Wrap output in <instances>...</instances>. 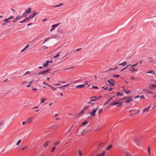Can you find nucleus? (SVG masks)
<instances>
[{"mask_svg": "<svg viewBox=\"0 0 156 156\" xmlns=\"http://www.w3.org/2000/svg\"><path fill=\"white\" fill-rule=\"evenodd\" d=\"M43 83L45 85H46L48 86V87H50V85L49 84H48L47 83H46L45 82H43Z\"/></svg>", "mask_w": 156, "mask_h": 156, "instance_id": "obj_36", "label": "nucleus"}, {"mask_svg": "<svg viewBox=\"0 0 156 156\" xmlns=\"http://www.w3.org/2000/svg\"><path fill=\"white\" fill-rule=\"evenodd\" d=\"M55 149V147H53L51 149V152H53Z\"/></svg>", "mask_w": 156, "mask_h": 156, "instance_id": "obj_34", "label": "nucleus"}, {"mask_svg": "<svg viewBox=\"0 0 156 156\" xmlns=\"http://www.w3.org/2000/svg\"><path fill=\"white\" fill-rule=\"evenodd\" d=\"M102 109H100L99 110V111H98V114L102 112Z\"/></svg>", "mask_w": 156, "mask_h": 156, "instance_id": "obj_45", "label": "nucleus"}, {"mask_svg": "<svg viewBox=\"0 0 156 156\" xmlns=\"http://www.w3.org/2000/svg\"><path fill=\"white\" fill-rule=\"evenodd\" d=\"M47 20V19H46L45 18H44V19L43 20V21H43V22H44V21H46V20Z\"/></svg>", "mask_w": 156, "mask_h": 156, "instance_id": "obj_60", "label": "nucleus"}, {"mask_svg": "<svg viewBox=\"0 0 156 156\" xmlns=\"http://www.w3.org/2000/svg\"><path fill=\"white\" fill-rule=\"evenodd\" d=\"M27 82L26 81H24L23 82H22L21 83V85H22V84H23L24 83H27Z\"/></svg>", "mask_w": 156, "mask_h": 156, "instance_id": "obj_47", "label": "nucleus"}, {"mask_svg": "<svg viewBox=\"0 0 156 156\" xmlns=\"http://www.w3.org/2000/svg\"><path fill=\"white\" fill-rule=\"evenodd\" d=\"M134 68H132L130 69V70L131 71V72H133L134 71H137V69H134Z\"/></svg>", "mask_w": 156, "mask_h": 156, "instance_id": "obj_31", "label": "nucleus"}, {"mask_svg": "<svg viewBox=\"0 0 156 156\" xmlns=\"http://www.w3.org/2000/svg\"><path fill=\"white\" fill-rule=\"evenodd\" d=\"M52 62V61H49L48 60L44 64L43 66L44 67H46L47 66H48L49 65V63L50 62Z\"/></svg>", "mask_w": 156, "mask_h": 156, "instance_id": "obj_11", "label": "nucleus"}, {"mask_svg": "<svg viewBox=\"0 0 156 156\" xmlns=\"http://www.w3.org/2000/svg\"><path fill=\"white\" fill-rule=\"evenodd\" d=\"M50 87L51 88V89H52L53 90H55L56 89V88L51 86H50Z\"/></svg>", "mask_w": 156, "mask_h": 156, "instance_id": "obj_37", "label": "nucleus"}, {"mask_svg": "<svg viewBox=\"0 0 156 156\" xmlns=\"http://www.w3.org/2000/svg\"><path fill=\"white\" fill-rule=\"evenodd\" d=\"M50 39L49 38H46V39H45V41H44L43 42V43H44L45 42H46V41H47L49 39Z\"/></svg>", "mask_w": 156, "mask_h": 156, "instance_id": "obj_40", "label": "nucleus"}, {"mask_svg": "<svg viewBox=\"0 0 156 156\" xmlns=\"http://www.w3.org/2000/svg\"><path fill=\"white\" fill-rule=\"evenodd\" d=\"M122 105L121 104H120L117 106H121Z\"/></svg>", "mask_w": 156, "mask_h": 156, "instance_id": "obj_59", "label": "nucleus"}, {"mask_svg": "<svg viewBox=\"0 0 156 156\" xmlns=\"http://www.w3.org/2000/svg\"><path fill=\"white\" fill-rule=\"evenodd\" d=\"M147 150L148 153L150 155V147H148Z\"/></svg>", "mask_w": 156, "mask_h": 156, "instance_id": "obj_32", "label": "nucleus"}, {"mask_svg": "<svg viewBox=\"0 0 156 156\" xmlns=\"http://www.w3.org/2000/svg\"><path fill=\"white\" fill-rule=\"evenodd\" d=\"M126 64V62H124L123 63H120L119 64V65L125 66Z\"/></svg>", "mask_w": 156, "mask_h": 156, "instance_id": "obj_28", "label": "nucleus"}, {"mask_svg": "<svg viewBox=\"0 0 156 156\" xmlns=\"http://www.w3.org/2000/svg\"><path fill=\"white\" fill-rule=\"evenodd\" d=\"M123 95V94L121 92H117L116 93V95L117 96H122Z\"/></svg>", "mask_w": 156, "mask_h": 156, "instance_id": "obj_23", "label": "nucleus"}, {"mask_svg": "<svg viewBox=\"0 0 156 156\" xmlns=\"http://www.w3.org/2000/svg\"><path fill=\"white\" fill-rule=\"evenodd\" d=\"M91 98H94V99H91L90 100V101H89V102H88V104L91 103V101H96L98 100V98L97 97H92Z\"/></svg>", "mask_w": 156, "mask_h": 156, "instance_id": "obj_5", "label": "nucleus"}, {"mask_svg": "<svg viewBox=\"0 0 156 156\" xmlns=\"http://www.w3.org/2000/svg\"><path fill=\"white\" fill-rule=\"evenodd\" d=\"M28 45H29L28 44H27L26 46V47L25 48L26 49L28 46Z\"/></svg>", "mask_w": 156, "mask_h": 156, "instance_id": "obj_63", "label": "nucleus"}, {"mask_svg": "<svg viewBox=\"0 0 156 156\" xmlns=\"http://www.w3.org/2000/svg\"><path fill=\"white\" fill-rule=\"evenodd\" d=\"M155 87H156V84H151L149 87V89H153Z\"/></svg>", "mask_w": 156, "mask_h": 156, "instance_id": "obj_9", "label": "nucleus"}, {"mask_svg": "<svg viewBox=\"0 0 156 156\" xmlns=\"http://www.w3.org/2000/svg\"><path fill=\"white\" fill-rule=\"evenodd\" d=\"M14 18V16H10L9 18V19L10 20V19H13Z\"/></svg>", "mask_w": 156, "mask_h": 156, "instance_id": "obj_43", "label": "nucleus"}, {"mask_svg": "<svg viewBox=\"0 0 156 156\" xmlns=\"http://www.w3.org/2000/svg\"><path fill=\"white\" fill-rule=\"evenodd\" d=\"M124 154L126 156H129V153L127 151H125L124 152Z\"/></svg>", "mask_w": 156, "mask_h": 156, "instance_id": "obj_29", "label": "nucleus"}, {"mask_svg": "<svg viewBox=\"0 0 156 156\" xmlns=\"http://www.w3.org/2000/svg\"><path fill=\"white\" fill-rule=\"evenodd\" d=\"M111 101L110 99H108L107 100V101L108 102H109L110 101Z\"/></svg>", "mask_w": 156, "mask_h": 156, "instance_id": "obj_62", "label": "nucleus"}, {"mask_svg": "<svg viewBox=\"0 0 156 156\" xmlns=\"http://www.w3.org/2000/svg\"><path fill=\"white\" fill-rule=\"evenodd\" d=\"M21 140H19L16 143V145L18 146L20 143L21 142Z\"/></svg>", "mask_w": 156, "mask_h": 156, "instance_id": "obj_33", "label": "nucleus"}, {"mask_svg": "<svg viewBox=\"0 0 156 156\" xmlns=\"http://www.w3.org/2000/svg\"><path fill=\"white\" fill-rule=\"evenodd\" d=\"M38 108V106H36V107H33V109H37V108Z\"/></svg>", "mask_w": 156, "mask_h": 156, "instance_id": "obj_46", "label": "nucleus"}, {"mask_svg": "<svg viewBox=\"0 0 156 156\" xmlns=\"http://www.w3.org/2000/svg\"><path fill=\"white\" fill-rule=\"evenodd\" d=\"M107 82L111 86H114L115 85V82L113 80H108Z\"/></svg>", "mask_w": 156, "mask_h": 156, "instance_id": "obj_2", "label": "nucleus"}, {"mask_svg": "<svg viewBox=\"0 0 156 156\" xmlns=\"http://www.w3.org/2000/svg\"><path fill=\"white\" fill-rule=\"evenodd\" d=\"M31 9L30 8H28V9L26 11V12L27 14L30 13Z\"/></svg>", "mask_w": 156, "mask_h": 156, "instance_id": "obj_16", "label": "nucleus"}, {"mask_svg": "<svg viewBox=\"0 0 156 156\" xmlns=\"http://www.w3.org/2000/svg\"><path fill=\"white\" fill-rule=\"evenodd\" d=\"M88 108V107H85L81 111L80 113H83Z\"/></svg>", "mask_w": 156, "mask_h": 156, "instance_id": "obj_13", "label": "nucleus"}, {"mask_svg": "<svg viewBox=\"0 0 156 156\" xmlns=\"http://www.w3.org/2000/svg\"><path fill=\"white\" fill-rule=\"evenodd\" d=\"M37 14H36V13L35 12H34L33 14L32 15H30L28 18V19H29V20H30V19H33L34 16H35L37 15Z\"/></svg>", "mask_w": 156, "mask_h": 156, "instance_id": "obj_7", "label": "nucleus"}, {"mask_svg": "<svg viewBox=\"0 0 156 156\" xmlns=\"http://www.w3.org/2000/svg\"><path fill=\"white\" fill-rule=\"evenodd\" d=\"M33 82V81H30V82H29V85H30V86H31V84H32V83Z\"/></svg>", "mask_w": 156, "mask_h": 156, "instance_id": "obj_48", "label": "nucleus"}, {"mask_svg": "<svg viewBox=\"0 0 156 156\" xmlns=\"http://www.w3.org/2000/svg\"><path fill=\"white\" fill-rule=\"evenodd\" d=\"M105 153V151H103L101 153L98 154L97 156H104Z\"/></svg>", "mask_w": 156, "mask_h": 156, "instance_id": "obj_14", "label": "nucleus"}, {"mask_svg": "<svg viewBox=\"0 0 156 156\" xmlns=\"http://www.w3.org/2000/svg\"><path fill=\"white\" fill-rule=\"evenodd\" d=\"M49 144V141H47L43 145V146L44 147H47Z\"/></svg>", "mask_w": 156, "mask_h": 156, "instance_id": "obj_21", "label": "nucleus"}, {"mask_svg": "<svg viewBox=\"0 0 156 156\" xmlns=\"http://www.w3.org/2000/svg\"><path fill=\"white\" fill-rule=\"evenodd\" d=\"M47 48V47L45 46H44V49H46V48Z\"/></svg>", "mask_w": 156, "mask_h": 156, "instance_id": "obj_58", "label": "nucleus"}, {"mask_svg": "<svg viewBox=\"0 0 156 156\" xmlns=\"http://www.w3.org/2000/svg\"><path fill=\"white\" fill-rule=\"evenodd\" d=\"M124 90L125 92L126 93V94H129V93L130 92V91H126L125 89H124Z\"/></svg>", "mask_w": 156, "mask_h": 156, "instance_id": "obj_39", "label": "nucleus"}, {"mask_svg": "<svg viewBox=\"0 0 156 156\" xmlns=\"http://www.w3.org/2000/svg\"><path fill=\"white\" fill-rule=\"evenodd\" d=\"M122 103L119 102V101L116 102L115 101H114L113 103H111V105H115L118 104H122Z\"/></svg>", "mask_w": 156, "mask_h": 156, "instance_id": "obj_10", "label": "nucleus"}, {"mask_svg": "<svg viewBox=\"0 0 156 156\" xmlns=\"http://www.w3.org/2000/svg\"><path fill=\"white\" fill-rule=\"evenodd\" d=\"M99 108L97 107L95 109L93 110L92 112H90L89 113V114H90L91 116H95V112H96V111Z\"/></svg>", "mask_w": 156, "mask_h": 156, "instance_id": "obj_1", "label": "nucleus"}, {"mask_svg": "<svg viewBox=\"0 0 156 156\" xmlns=\"http://www.w3.org/2000/svg\"><path fill=\"white\" fill-rule=\"evenodd\" d=\"M103 88H104L105 90H108V87L106 86H105L103 87Z\"/></svg>", "mask_w": 156, "mask_h": 156, "instance_id": "obj_35", "label": "nucleus"}, {"mask_svg": "<svg viewBox=\"0 0 156 156\" xmlns=\"http://www.w3.org/2000/svg\"><path fill=\"white\" fill-rule=\"evenodd\" d=\"M32 117H31V118H30V119H28L27 120V121L26 122V123H29L31 121H32Z\"/></svg>", "mask_w": 156, "mask_h": 156, "instance_id": "obj_19", "label": "nucleus"}, {"mask_svg": "<svg viewBox=\"0 0 156 156\" xmlns=\"http://www.w3.org/2000/svg\"><path fill=\"white\" fill-rule=\"evenodd\" d=\"M78 154L79 156H82V153L80 150H78Z\"/></svg>", "mask_w": 156, "mask_h": 156, "instance_id": "obj_18", "label": "nucleus"}, {"mask_svg": "<svg viewBox=\"0 0 156 156\" xmlns=\"http://www.w3.org/2000/svg\"><path fill=\"white\" fill-rule=\"evenodd\" d=\"M150 107L149 106H148V107L145 108H144L143 110V112H145L146 111H147L150 109Z\"/></svg>", "mask_w": 156, "mask_h": 156, "instance_id": "obj_20", "label": "nucleus"}, {"mask_svg": "<svg viewBox=\"0 0 156 156\" xmlns=\"http://www.w3.org/2000/svg\"><path fill=\"white\" fill-rule=\"evenodd\" d=\"M27 147H28V146H25L22 147L21 148V150L23 151L24 150H25L27 149Z\"/></svg>", "mask_w": 156, "mask_h": 156, "instance_id": "obj_27", "label": "nucleus"}, {"mask_svg": "<svg viewBox=\"0 0 156 156\" xmlns=\"http://www.w3.org/2000/svg\"><path fill=\"white\" fill-rule=\"evenodd\" d=\"M46 99V98H42L41 99V103H43L45 102V100Z\"/></svg>", "mask_w": 156, "mask_h": 156, "instance_id": "obj_22", "label": "nucleus"}, {"mask_svg": "<svg viewBox=\"0 0 156 156\" xmlns=\"http://www.w3.org/2000/svg\"><path fill=\"white\" fill-rule=\"evenodd\" d=\"M21 16H17V17L14 19V20L13 21V22H15L18 20L21 19Z\"/></svg>", "mask_w": 156, "mask_h": 156, "instance_id": "obj_8", "label": "nucleus"}, {"mask_svg": "<svg viewBox=\"0 0 156 156\" xmlns=\"http://www.w3.org/2000/svg\"><path fill=\"white\" fill-rule=\"evenodd\" d=\"M69 85V84H67V85H64L62 86H61V87H59V88H61L63 87H66V86H68V85Z\"/></svg>", "mask_w": 156, "mask_h": 156, "instance_id": "obj_41", "label": "nucleus"}, {"mask_svg": "<svg viewBox=\"0 0 156 156\" xmlns=\"http://www.w3.org/2000/svg\"><path fill=\"white\" fill-rule=\"evenodd\" d=\"M85 86L84 85H80L76 86V87L78 88H83Z\"/></svg>", "mask_w": 156, "mask_h": 156, "instance_id": "obj_24", "label": "nucleus"}, {"mask_svg": "<svg viewBox=\"0 0 156 156\" xmlns=\"http://www.w3.org/2000/svg\"><path fill=\"white\" fill-rule=\"evenodd\" d=\"M128 67V66L126 67H125V68H123V69H122L121 71H123V70H124L125 69H126V68L127 67Z\"/></svg>", "mask_w": 156, "mask_h": 156, "instance_id": "obj_50", "label": "nucleus"}, {"mask_svg": "<svg viewBox=\"0 0 156 156\" xmlns=\"http://www.w3.org/2000/svg\"><path fill=\"white\" fill-rule=\"evenodd\" d=\"M48 72V70H46L42 71L39 72L38 75L44 74L47 73Z\"/></svg>", "mask_w": 156, "mask_h": 156, "instance_id": "obj_4", "label": "nucleus"}, {"mask_svg": "<svg viewBox=\"0 0 156 156\" xmlns=\"http://www.w3.org/2000/svg\"><path fill=\"white\" fill-rule=\"evenodd\" d=\"M112 88H109V91H111L112 89Z\"/></svg>", "mask_w": 156, "mask_h": 156, "instance_id": "obj_64", "label": "nucleus"}, {"mask_svg": "<svg viewBox=\"0 0 156 156\" xmlns=\"http://www.w3.org/2000/svg\"><path fill=\"white\" fill-rule=\"evenodd\" d=\"M131 79L132 80H133V79H134L135 78H134L133 76H131Z\"/></svg>", "mask_w": 156, "mask_h": 156, "instance_id": "obj_52", "label": "nucleus"}, {"mask_svg": "<svg viewBox=\"0 0 156 156\" xmlns=\"http://www.w3.org/2000/svg\"><path fill=\"white\" fill-rule=\"evenodd\" d=\"M23 16H24L25 17H26L27 16L26 14L25 13H24L23 14Z\"/></svg>", "mask_w": 156, "mask_h": 156, "instance_id": "obj_54", "label": "nucleus"}, {"mask_svg": "<svg viewBox=\"0 0 156 156\" xmlns=\"http://www.w3.org/2000/svg\"><path fill=\"white\" fill-rule=\"evenodd\" d=\"M146 73H153L154 75V73L153 70H151L149 72H146Z\"/></svg>", "mask_w": 156, "mask_h": 156, "instance_id": "obj_25", "label": "nucleus"}, {"mask_svg": "<svg viewBox=\"0 0 156 156\" xmlns=\"http://www.w3.org/2000/svg\"><path fill=\"white\" fill-rule=\"evenodd\" d=\"M58 116V114H55L54 115V116L55 117L57 116Z\"/></svg>", "mask_w": 156, "mask_h": 156, "instance_id": "obj_61", "label": "nucleus"}, {"mask_svg": "<svg viewBox=\"0 0 156 156\" xmlns=\"http://www.w3.org/2000/svg\"><path fill=\"white\" fill-rule=\"evenodd\" d=\"M140 98H144V96H143V95L141 96Z\"/></svg>", "mask_w": 156, "mask_h": 156, "instance_id": "obj_51", "label": "nucleus"}, {"mask_svg": "<svg viewBox=\"0 0 156 156\" xmlns=\"http://www.w3.org/2000/svg\"><path fill=\"white\" fill-rule=\"evenodd\" d=\"M26 123V122L24 121V122H22V124L23 125L25 124Z\"/></svg>", "mask_w": 156, "mask_h": 156, "instance_id": "obj_55", "label": "nucleus"}, {"mask_svg": "<svg viewBox=\"0 0 156 156\" xmlns=\"http://www.w3.org/2000/svg\"><path fill=\"white\" fill-rule=\"evenodd\" d=\"M115 76H116L117 77H118L120 76L119 75H115Z\"/></svg>", "mask_w": 156, "mask_h": 156, "instance_id": "obj_57", "label": "nucleus"}, {"mask_svg": "<svg viewBox=\"0 0 156 156\" xmlns=\"http://www.w3.org/2000/svg\"><path fill=\"white\" fill-rule=\"evenodd\" d=\"M26 49L24 48V49H23V50H22L21 51V52H23L24 51H25V50Z\"/></svg>", "mask_w": 156, "mask_h": 156, "instance_id": "obj_53", "label": "nucleus"}, {"mask_svg": "<svg viewBox=\"0 0 156 156\" xmlns=\"http://www.w3.org/2000/svg\"><path fill=\"white\" fill-rule=\"evenodd\" d=\"M9 19L8 18V19H6L4 20V21L6 23L10 22V21H9Z\"/></svg>", "mask_w": 156, "mask_h": 156, "instance_id": "obj_30", "label": "nucleus"}, {"mask_svg": "<svg viewBox=\"0 0 156 156\" xmlns=\"http://www.w3.org/2000/svg\"><path fill=\"white\" fill-rule=\"evenodd\" d=\"M112 147V145H110L109 146H108L106 148V150L107 151H108L110 150Z\"/></svg>", "mask_w": 156, "mask_h": 156, "instance_id": "obj_12", "label": "nucleus"}, {"mask_svg": "<svg viewBox=\"0 0 156 156\" xmlns=\"http://www.w3.org/2000/svg\"><path fill=\"white\" fill-rule=\"evenodd\" d=\"M88 123V121H85L84 122H83L82 123V125L84 126L87 124Z\"/></svg>", "mask_w": 156, "mask_h": 156, "instance_id": "obj_26", "label": "nucleus"}, {"mask_svg": "<svg viewBox=\"0 0 156 156\" xmlns=\"http://www.w3.org/2000/svg\"><path fill=\"white\" fill-rule=\"evenodd\" d=\"M8 80V79H6V80H4V82H7V81Z\"/></svg>", "mask_w": 156, "mask_h": 156, "instance_id": "obj_56", "label": "nucleus"}, {"mask_svg": "<svg viewBox=\"0 0 156 156\" xmlns=\"http://www.w3.org/2000/svg\"><path fill=\"white\" fill-rule=\"evenodd\" d=\"M29 20V19H28V17L26 18L25 19L23 20H22L21 22H20V23H24L25 22Z\"/></svg>", "mask_w": 156, "mask_h": 156, "instance_id": "obj_15", "label": "nucleus"}, {"mask_svg": "<svg viewBox=\"0 0 156 156\" xmlns=\"http://www.w3.org/2000/svg\"><path fill=\"white\" fill-rule=\"evenodd\" d=\"M33 90L34 91H36L37 90V88H34L33 89Z\"/></svg>", "mask_w": 156, "mask_h": 156, "instance_id": "obj_49", "label": "nucleus"}, {"mask_svg": "<svg viewBox=\"0 0 156 156\" xmlns=\"http://www.w3.org/2000/svg\"><path fill=\"white\" fill-rule=\"evenodd\" d=\"M58 25V23L57 24H56L53 25L51 26L52 28H51V29L50 30V31H52V30H53L55 28H56V27H57V26Z\"/></svg>", "mask_w": 156, "mask_h": 156, "instance_id": "obj_6", "label": "nucleus"}, {"mask_svg": "<svg viewBox=\"0 0 156 156\" xmlns=\"http://www.w3.org/2000/svg\"><path fill=\"white\" fill-rule=\"evenodd\" d=\"M102 129V127H101V126L99 127V126L97 129H95L94 130V131L96 132V131H99V130H101Z\"/></svg>", "mask_w": 156, "mask_h": 156, "instance_id": "obj_17", "label": "nucleus"}, {"mask_svg": "<svg viewBox=\"0 0 156 156\" xmlns=\"http://www.w3.org/2000/svg\"><path fill=\"white\" fill-rule=\"evenodd\" d=\"M58 56V53L57 55L54 56V58H56Z\"/></svg>", "mask_w": 156, "mask_h": 156, "instance_id": "obj_44", "label": "nucleus"}, {"mask_svg": "<svg viewBox=\"0 0 156 156\" xmlns=\"http://www.w3.org/2000/svg\"><path fill=\"white\" fill-rule=\"evenodd\" d=\"M102 144V143H100L98 145V148H99L100 147H101V145Z\"/></svg>", "mask_w": 156, "mask_h": 156, "instance_id": "obj_42", "label": "nucleus"}, {"mask_svg": "<svg viewBox=\"0 0 156 156\" xmlns=\"http://www.w3.org/2000/svg\"><path fill=\"white\" fill-rule=\"evenodd\" d=\"M30 73L29 71H28L25 72V73L23 74V75L24 76L27 74H29Z\"/></svg>", "mask_w": 156, "mask_h": 156, "instance_id": "obj_38", "label": "nucleus"}, {"mask_svg": "<svg viewBox=\"0 0 156 156\" xmlns=\"http://www.w3.org/2000/svg\"><path fill=\"white\" fill-rule=\"evenodd\" d=\"M133 100L132 98L131 97H128L127 98V100H125V102L126 103H129L131 101H133Z\"/></svg>", "mask_w": 156, "mask_h": 156, "instance_id": "obj_3", "label": "nucleus"}]
</instances>
